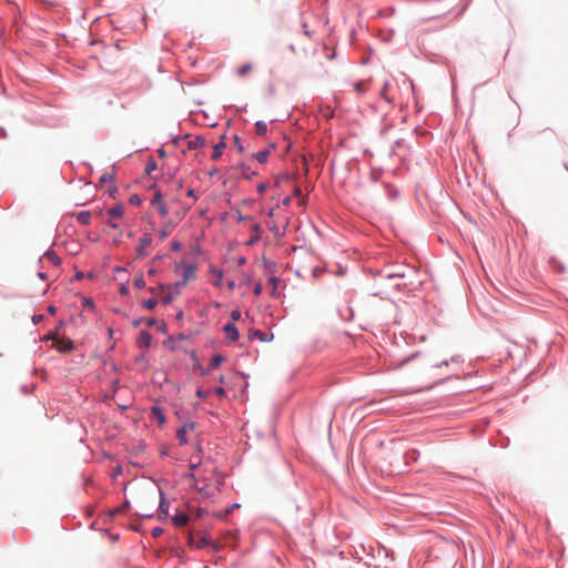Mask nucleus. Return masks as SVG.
<instances>
[{
	"label": "nucleus",
	"mask_w": 568,
	"mask_h": 568,
	"mask_svg": "<svg viewBox=\"0 0 568 568\" xmlns=\"http://www.w3.org/2000/svg\"><path fill=\"white\" fill-rule=\"evenodd\" d=\"M470 296L476 304L478 311L488 316V311L497 312L500 308L499 297H494L488 286H468Z\"/></svg>",
	"instance_id": "f257e3e1"
},
{
	"label": "nucleus",
	"mask_w": 568,
	"mask_h": 568,
	"mask_svg": "<svg viewBox=\"0 0 568 568\" xmlns=\"http://www.w3.org/2000/svg\"><path fill=\"white\" fill-rule=\"evenodd\" d=\"M200 253V246L197 244L192 245L190 252L183 257L182 262L176 265V273L183 277L184 283L195 280L197 270L196 258Z\"/></svg>",
	"instance_id": "f03ea898"
},
{
	"label": "nucleus",
	"mask_w": 568,
	"mask_h": 568,
	"mask_svg": "<svg viewBox=\"0 0 568 568\" xmlns=\"http://www.w3.org/2000/svg\"><path fill=\"white\" fill-rule=\"evenodd\" d=\"M494 291L497 292L498 295H501L508 300L514 301L518 305H524L529 301L527 293L518 290L516 286H503V290H499L498 286H490Z\"/></svg>",
	"instance_id": "7ed1b4c3"
},
{
	"label": "nucleus",
	"mask_w": 568,
	"mask_h": 568,
	"mask_svg": "<svg viewBox=\"0 0 568 568\" xmlns=\"http://www.w3.org/2000/svg\"><path fill=\"white\" fill-rule=\"evenodd\" d=\"M187 544L191 547L203 549L205 547H210L213 552L219 551V546L209 537V536H202L197 540L195 539L193 532H187Z\"/></svg>",
	"instance_id": "20e7f679"
},
{
	"label": "nucleus",
	"mask_w": 568,
	"mask_h": 568,
	"mask_svg": "<svg viewBox=\"0 0 568 568\" xmlns=\"http://www.w3.org/2000/svg\"><path fill=\"white\" fill-rule=\"evenodd\" d=\"M55 348L58 352L63 353V354L71 353L75 349V343L73 339H71L67 336H61V337H58V339L55 342Z\"/></svg>",
	"instance_id": "39448f33"
},
{
	"label": "nucleus",
	"mask_w": 568,
	"mask_h": 568,
	"mask_svg": "<svg viewBox=\"0 0 568 568\" xmlns=\"http://www.w3.org/2000/svg\"><path fill=\"white\" fill-rule=\"evenodd\" d=\"M159 497H160V501H159V507H158V511H159L158 518L165 519L169 516V510H170L171 504L168 500L166 495L162 488H159Z\"/></svg>",
	"instance_id": "423d86ee"
},
{
	"label": "nucleus",
	"mask_w": 568,
	"mask_h": 568,
	"mask_svg": "<svg viewBox=\"0 0 568 568\" xmlns=\"http://www.w3.org/2000/svg\"><path fill=\"white\" fill-rule=\"evenodd\" d=\"M229 343H234L240 338V332L233 322H226L222 327Z\"/></svg>",
	"instance_id": "0eeeda50"
},
{
	"label": "nucleus",
	"mask_w": 568,
	"mask_h": 568,
	"mask_svg": "<svg viewBox=\"0 0 568 568\" xmlns=\"http://www.w3.org/2000/svg\"><path fill=\"white\" fill-rule=\"evenodd\" d=\"M248 338L251 341L257 339L260 342L266 343V342L273 341L274 334L273 333H268V332H264V331H261V329H257V328H250L248 329Z\"/></svg>",
	"instance_id": "6e6552de"
},
{
	"label": "nucleus",
	"mask_w": 568,
	"mask_h": 568,
	"mask_svg": "<svg viewBox=\"0 0 568 568\" xmlns=\"http://www.w3.org/2000/svg\"><path fill=\"white\" fill-rule=\"evenodd\" d=\"M153 342L151 333L146 329H142L136 338V345L140 348H150Z\"/></svg>",
	"instance_id": "1a4fd4ad"
},
{
	"label": "nucleus",
	"mask_w": 568,
	"mask_h": 568,
	"mask_svg": "<svg viewBox=\"0 0 568 568\" xmlns=\"http://www.w3.org/2000/svg\"><path fill=\"white\" fill-rule=\"evenodd\" d=\"M191 518V515H189L185 511L176 510L175 514L172 516V524L175 527H184L189 524Z\"/></svg>",
	"instance_id": "9d476101"
},
{
	"label": "nucleus",
	"mask_w": 568,
	"mask_h": 568,
	"mask_svg": "<svg viewBox=\"0 0 568 568\" xmlns=\"http://www.w3.org/2000/svg\"><path fill=\"white\" fill-rule=\"evenodd\" d=\"M152 418L160 425H164L166 423V416L164 409L158 405L151 407Z\"/></svg>",
	"instance_id": "9b49d317"
},
{
	"label": "nucleus",
	"mask_w": 568,
	"mask_h": 568,
	"mask_svg": "<svg viewBox=\"0 0 568 568\" xmlns=\"http://www.w3.org/2000/svg\"><path fill=\"white\" fill-rule=\"evenodd\" d=\"M152 205L158 210V212L161 214V216L164 217V216L168 215L169 212H168V209H166L165 204L162 201L161 193L156 192L153 195Z\"/></svg>",
	"instance_id": "f8f14e48"
},
{
	"label": "nucleus",
	"mask_w": 568,
	"mask_h": 568,
	"mask_svg": "<svg viewBox=\"0 0 568 568\" xmlns=\"http://www.w3.org/2000/svg\"><path fill=\"white\" fill-rule=\"evenodd\" d=\"M201 458H199V456H195L192 455V458H191V462H190V465H189V468H190V471L185 473L184 474V477L185 478H189V479H195V474L194 471L196 469H199V467L201 466Z\"/></svg>",
	"instance_id": "ddd939ff"
},
{
	"label": "nucleus",
	"mask_w": 568,
	"mask_h": 568,
	"mask_svg": "<svg viewBox=\"0 0 568 568\" xmlns=\"http://www.w3.org/2000/svg\"><path fill=\"white\" fill-rule=\"evenodd\" d=\"M145 324L148 327L154 326V328H158V331L162 334L168 333V325L165 322H159L156 318L150 317V318L145 320Z\"/></svg>",
	"instance_id": "4468645a"
},
{
	"label": "nucleus",
	"mask_w": 568,
	"mask_h": 568,
	"mask_svg": "<svg viewBox=\"0 0 568 568\" xmlns=\"http://www.w3.org/2000/svg\"><path fill=\"white\" fill-rule=\"evenodd\" d=\"M337 312L339 314V317L345 322H349L354 317V311L349 305L338 307Z\"/></svg>",
	"instance_id": "2eb2a0df"
},
{
	"label": "nucleus",
	"mask_w": 568,
	"mask_h": 568,
	"mask_svg": "<svg viewBox=\"0 0 568 568\" xmlns=\"http://www.w3.org/2000/svg\"><path fill=\"white\" fill-rule=\"evenodd\" d=\"M209 479H204L203 486H196V490L201 494V496L205 499H211L215 496V493L209 488Z\"/></svg>",
	"instance_id": "dca6fc26"
},
{
	"label": "nucleus",
	"mask_w": 568,
	"mask_h": 568,
	"mask_svg": "<svg viewBox=\"0 0 568 568\" xmlns=\"http://www.w3.org/2000/svg\"><path fill=\"white\" fill-rule=\"evenodd\" d=\"M175 336L174 335H169L166 339L163 341V346L165 348H168L169 351L171 352H174V351H178V349H181L183 351V347L176 345L175 343Z\"/></svg>",
	"instance_id": "f3484780"
},
{
	"label": "nucleus",
	"mask_w": 568,
	"mask_h": 568,
	"mask_svg": "<svg viewBox=\"0 0 568 568\" xmlns=\"http://www.w3.org/2000/svg\"><path fill=\"white\" fill-rule=\"evenodd\" d=\"M225 361H226V358L223 354L216 353L212 356V358L210 361V364H209L210 368L217 369L222 365V363Z\"/></svg>",
	"instance_id": "a211bd4d"
},
{
	"label": "nucleus",
	"mask_w": 568,
	"mask_h": 568,
	"mask_svg": "<svg viewBox=\"0 0 568 568\" xmlns=\"http://www.w3.org/2000/svg\"><path fill=\"white\" fill-rule=\"evenodd\" d=\"M109 215L113 219H121L124 214V205L116 204L108 211Z\"/></svg>",
	"instance_id": "6ab92c4d"
},
{
	"label": "nucleus",
	"mask_w": 568,
	"mask_h": 568,
	"mask_svg": "<svg viewBox=\"0 0 568 568\" xmlns=\"http://www.w3.org/2000/svg\"><path fill=\"white\" fill-rule=\"evenodd\" d=\"M252 232H253V234H252L251 239L247 242L248 245H253V244H255V243H257L260 241L261 233H262L261 225L260 224H254L252 226Z\"/></svg>",
	"instance_id": "aec40b11"
},
{
	"label": "nucleus",
	"mask_w": 568,
	"mask_h": 568,
	"mask_svg": "<svg viewBox=\"0 0 568 568\" xmlns=\"http://www.w3.org/2000/svg\"><path fill=\"white\" fill-rule=\"evenodd\" d=\"M225 148H226V143L223 140L220 141L219 143H216L213 148L212 159L219 160L222 156Z\"/></svg>",
	"instance_id": "412c9836"
},
{
	"label": "nucleus",
	"mask_w": 568,
	"mask_h": 568,
	"mask_svg": "<svg viewBox=\"0 0 568 568\" xmlns=\"http://www.w3.org/2000/svg\"><path fill=\"white\" fill-rule=\"evenodd\" d=\"M368 85H369L368 81L362 80V81L354 83L353 87H354L355 92L358 95H363L368 91Z\"/></svg>",
	"instance_id": "4be33fe9"
},
{
	"label": "nucleus",
	"mask_w": 568,
	"mask_h": 568,
	"mask_svg": "<svg viewBox=\"0 0 568 568\" xmlns=\"http://www.w3.org/2000/svg\"><path fill=\"white\" fill-rule=\"evenodd\" d=\"M91 212L90 211H82L77 214V220L82 225H89L91 223Z\"/></svg>",
	"instance_id": "5701e85b"
},
{
	"label": "nucleus",
	"mask_w": 568,
	"mask_h": 568,
	"mask_svg": "<svg viewBox=\"0 0 568 568\" xmlns=\"http://www.w3.org/2000/svg\"><path fill=\"white\" fill-rule=\"evenodd\" d=\"M271 154V149H265L260 152L253 153L252 158H254L260 163H265Z\"/></svg>",
	"instance_id": "b1692460"
},
{
	"label": "nucleus",
	"mask_w": 568,
	"mask_h": 568,
	"mask_svg": "<svg viewBox=\"0 0 568 568\" xmlns=\"http://www.w3.org/2000/svg\"><path fill=\"white\" fill-rule=\"evenodd\" d=\"M213 474L216 477L215 487L219 491H221L222 487L225 485V475L217 469H214Z\"/></svg>",
	"instance_id": "393cba45"
},
{
	"label": "nucleus",
	"mask_w": 568,
	"mask_h": 568,
	"mask_svg": "<svg viewBox=\"0 0 568 568\" xmlns=\"http://www.w3.org/2000/svg\"><path fill=\"white\" fill-rule=\"evenodd\" d=\"M186 434L187 432L185 430V427H179L176 429V437L181 446H185L189 443Z\"/></svg>",
	"instance_id": "a878e982"
},
{
	"label": "nucleus",
	"mask_w": 568,
	"mask_h": 568,
	"mask_svg": "<svg viewBox=\"0 0 568 568\" xmlns=\"http://www.w3.org/2000/svg\"><path fill=\"white\" fill-rule=\"evenodd\" d=\"M267 132V124L264 121H257L255 123V133L258 136H264Z\"/></svg>",
	"instance_id": "bb28decb"
},
{
	"label": "nucleus",
	"mask_w": 568,
	"mask_h": 568,
	"mask_svg": "<svg viewBox=\"0 0 568 568\" xmlns=\"http://www.w3.org/2000/svg\"><path fill=\"white\" fill-rule=\"evenodd\" d=\"M204 144V139L202 136H196L195 139L189 141L187 148L190 150H196Z\"/></svg>",
	"instance_id": "cd10ccee"
},
{
	"label": "nucleus",
	"mask_w": 568,
	"mask_h": 568,
	"mask_svg": "<svg viewBox=\"0 0 568 568\" xmlns=\"http://www.w3.org/2000/svg\"><path fill=\"white\" fill-rule=\"evenodd\" d=\"M183 352L190 356L191 361L193 362L194 369H195L199 365H201V362H200V358H199V356H197V353H196L194 349L189 351V349H186V348H183Z\"/></svg>",
	"instance_id": "c85d7f7f"
},
{
	"label": "nucleus",
	"mask_w": 568,
	"mask_h": 568,
	"mask_svg": "<svg viewBox=\"0 0 568 568\" xmlns=\"http://www.w3.org/2000/svg\"><path fill=\"white\" fill-rule=\"evenodd\" d=\"M158 305V300L155 297L145 298L142 301V306L146 310H154Z\"/></svg>",
	"instance_id": "c756f323"
},
{
	"label": "nucleus",
	"mask_w": 568,
	"mask_h": 568,
	"mask_svg": "<svg viewBox=\"0 0 568 568\" xmlns=\"http://www.w3.org/2000/svg\"><path fill=\"white\" fill-rule=\"evenodd\" d=\"M252 69L253 65L251 63H245L236 70V73L239 77L244 78L247 73L252 71Z\"/></svg>",
	"instance_id": "7c9ffc66"
},
{
	"label": "nucleus",
	"mask_w": 568,
	"mask_h": 568,
	"mask_svg": "<svg viewBox=\"0 0 568 568\" xmlns=\"http://www.w3.org/2000/svg\"><path fill=\"white\" fill-rule=\"evenodd\" d=\"M191 511H192V514L194 515V517L196 519H201L205 515L209 514V511L205 508H203V507H195V508L191 509Z\"/></svg>",
	"instance_id": "2f4dec72"
},
{
	"label": "nucleus",
	"mask_w": 568,
	"mask_h": 568,
	"mask_svg": "<svg viewBox=\"0 0 568 568\" xmlns=\"http://www.w3.org/2000/svg\"><path fill=\"white\" fill-rule=\"evenodd\" d=\"M270 290H271V295L274 297V298H281L282 296V291L286 287V286H267Z\"/></svg>",
	"instance_id": "473e14b6"
},
{
	"label": "nucleus",
	"mask_w": 568,
	"mask_h": 568,
	"mask_svg": "<svg viewBox=\"0 0 568 568\" xmlns=\"http://www.w3.org/2000/svg\"><path fill=\"white\" fill-rule=\"evenodd\" d=\"M44 258L51 262L54 265H58L60 262L59 256L54 252H48L44 254Z\"/></svg>",
	"instance_id": "72a5a7b5"
},
{
	"label": "nucleus",
	"mask_w": 568,
	"mask_h": 568,
	"mask_svg": "<svg viewBox=\"0 0 568 568\" xmlns=\"http://www.w3.org/2000/svg\"><path fill=\"white\" fill-rule=\"evenodd\" d=\"M210 394H211V390L204 389L202 387H197L195 390V395L201 399H206Z\"/></svg>",
	"instance_id": "f704fd0d"
},
{
	"label": "nucleus",
	"mask_w": 568,
	"mask_h": 568,
	"mask_svg": "<svg viewBox=\"0 0 568 568\" xmlns=\"http://www.w3.org/2000/svg\"><path fill=\"white\" fill-rule=\"evenodd\" d=\"M242 317V313L239 308H235L231 312L230 314V321L229 322H233L235 324V322L240 321Z\"/></svg>",
	"instance_id": "c9c22d12"
},
{
	"label": "nucleus",
	"mask_w": 568,
	"mask_h": 568,
	"mask_svg": "<svg viewBox=\"0 0 568 568\" xmlns=\"http://www.w3.org/2000/svg\"><path fill=\"white\" fill-rule=\"evenodd\" d=\"M241 507V504L239 503H232L224 509V515L229 516L232 514L235 509H239Z\"/></svg>",
	"instance_id": "e433bc0d"
},
{
	"label": "nucleus",
	"mask_w": 568,
	"mask_h": 568,
	"mask_svg": "<svg viewBox=\"0 0 568 568\" xmlns=\"http://www.w3.org/2000/svg\"><path fill=\"white\" fill-rule=\"evenodd\" d=\"M195 371H197L200 373L201 376H209L211 371H213L212 368H210V365L207 367H204L202 364L199 365Z\"/></svg>",
	"instance_id": "4c0bfd02"
},
{
	"label": "nucleus",
	"mask_w": 568,
	"mask_h": 568,
	"mask_svg": "<svg viewBox=\"0 0 568 568\" xmlns=\"http://www.w3.org/2000/svg\"><path fill=\"white\" fill-rule=\"evenodd\" d=\"M58 334H57V331H49L42 338V341H55L58 339Z\"/></svg>",
	"instance_id": "58836bf2"
},
{
	"label": "nucleus",
	"mask_w": 568,
	"mask_h": 568,
	"mask_svg": "<svg viewBox=\"0 0 568 568\" xmlns=\"http://www.w3.org/2000/svg\"><path fill=\"white\" fill-rule=\"evenodd\" d=\"M44 315L43 314H33L31 316V321L33 323V325H38L39 323L43 322L44 321Z\"/></svg>",
	"instance_id": "ea45409f"
},
{
	"label": "nucleus",
	"mask_w": 568,
	"mask_h": 568,
	"mask_svg": "<svg viewBox=\"0 0 568 568\" xmlns=\"http://www.w3.org/2000/svg\"><path fill=\"white\" fill-rule=\"evenodd\" d=\"M388 89H389V83L385 82L383 85V89L381 90V97L384 98L386 101L390 102V99L387 97Z\"/></svg>",
	"instance_id": "a19ab883"
},
{
	"label": "nucleus",
	"mask_w": 568,
	"mask_h": 568,
	"mask_svg": "<svg viewBox=\"0 0 568 568\" xmlns=\"http://www.w3.org/2000/svg\"><path fill=\"white\" fill-rule=\"evenodd\" d=\"M163 532H164V529H163L162 527H160V526H156V527H154V528L151 530V535H152V537H154V538H158V537L162 536V535H163Z\"/></svg>",
	"instance_id": "79ce46f5"
},
{
	"label": "nucleus",
	"mask_w": 568,
	"mask_h": 568,
	"mask_svg": "<svg viewBox=\"0 0 568 568\" xmlns=\"http://www.w3.org/2000/svg\"><path fill=\"white\" fill-rule=\"evenodd\" d=\"M158 164L154 160H151L146 163L145 171L146 173H151L152 171L156 170Z\"/></svg>",
	"instance_id": "37998d69"
},
{
	"label": "nucleus",
	"mask_w": 568,
	"mask_h": 568,
	"mask_svg": "<svg viewBox=\"0 0 568 568\" xmlns=\"http://www.w3.org/2000/svg\"><path fill=\"white\" fill-rule=\"evenodd\" d=\"M215 395H217L219 397H225L226 396V390L224 387L222 386H217L215 387L213 390H212Z\"/></svg>",
	"instance_id": "c03bdc74"
},
{
	"label": "nucleus",
	"mask_w": 568,
	"mask_h": 568,
	"mask_svg": "<svg viewBox=\"0 0 568 568\" xmlns=\"http://www.w3.org/2000/svg\"><path fill=\"white\" fill-rule=\"evenodd\" d=\"M82 303H83V305H84L85 307H91V308H93V307H94V301H93V298H91V297H83V298H82Z\"/></svg>",
	"instance_id": "a18cd8bd"
},
{
	"label": "nucleus",
	"mask_w": 568,
	"mask_h": 568,
	"mask_svg": "<svg viewBox=\"0 0 568 568\" xmlns=\"http://www.w3.org/2000/svg\"><path fill=\"white\" fill-rule=\"evenodd\" d=\"M449 362L453 364H462L464 363V357L462 355H453Z\"/></svg>",
	"instance_id": "49530a36"
},
{
	"label": "nucleus",
	"mask_w": 568,
	"mask_h": 568,
	"mask_svg": "<svg viewBox=\"0 0 568 568\" xmlns=\"http://www.w3.org/2000/svg\"><path fill=\"white\" fill-rule=\"evenodd\" d=\"M181 427H185V430H193L196 427L195 422H185Z\"/></svg>",
	"instance_id": "de8ad7c7"
},
{
	"label": "nucleus",
	"mask_w": 568,
	"mask_h": 568,
	"mask_svg": "<svg viewBox=\"0 0 568 568\" xmlns=\"http://www.w3.org/2000/svg\"><path fill=\"white\" fill-rule=\"evenodd\" d=\"M123 471V468L121 465H118L116 467L113 468L112 470V477L115 478L118 476H120Z\"/></svg>",
	"instance_id": "09e8293b"
},
{
	"label": "nucleus",
	"mask_w": 568,
	"mask_h": 568,
	"mask_svg": "<svg viewBox=\"0 0 568 568\" xmlns=\"http://www.w3.org/2000/svg\"><path fill=\"white\" fill-rule=\"evenodd\" d=\"M119 514H120V509L119 508H112V509L108 510V516L111 519L115 518Z\"/></svg>",
	"instance_id": "8fccbe9b"
},
{
	"label": "nucleus",
	"mask_w": 568,
	"mask_h": 568,
	"mask_svg": "<svg viewBox=\"0 0 568 568\" xmlns=\"http://www.w3.org/2000/svg\"><path fill=\"white\" fill-rule=\"evenodd\" d=\"M131 286H119V292L121 296H126L130 294Z\"/></svg>",
	"instance_id": "3c124183"
},
{
	"label": "nucleus",
	"mask_w": 568,
	"mask_h": 568,
	"mask_svg": "<svg viewBox=\"0 0 568 568\" xmlns=\"http://www.w3.org/2000/svg\"><path fill=\"white\" fill-rule=\"evenodd\" d=\"M170 454V448L166 446V445H163L161 448H160V455L161 457H166L169 456Z\"/></svg>",
	"instance_id": "603ef678"
},
{
	"label": "nucleus",
	"mask_w": 568,
	"mask_h": 568,
	"mask_svg": "<svg viewBox=\"0 0 568 568\" xmlns=\"http://www.w3.org/2000/svg\"><path fill=\"white\" fill-rule=\"evenodd\" d=\"M266 286H253V293L255 296H260Z\"/></svg>",
	"instance_id": "864d4df0"
},
{
	"label": "nucleus",
	"mask_w": 568,
	"mask_h": 568,
	"mask_svg": "<svg viewBox=\"0 0 568 568\" xmlns=\"http://www.w3.org/2000/svg\"><path fill=\"white\" fill-rule=\"evenodd\" d=\"M131 506L130 500L125 499L122 506L118 507L120 509V513H124L126 509H129Z\"/></svg>",
	"instance_id": "5fc2aeb1"
},
{
	"label": "nucleus",
	"mask_w": 568,
	"mask_h": 568,
	"mask_svg": "<svg viewBox=\"0 0 568 568\" xmlns=\"http://www.w3.org/2000/svg\"><path fill=\"white\" fill-rule=\"evenodd\" d=\"M141 244H142V246L150 245V244H151V237H150L149 235H144V236L141 239Z\"/></svg>",
	"instance_id": "6e6d98bb"
},
{
	"label": "nucleus",
	"mask_w": 568,
	"mask_h": 568,
	"mask_svg": "<svg viewBox=\"0 0 568 568\" xmlns=\"http://www.w3.org/2000/svg\"><path fill=\"white\" fill-rule=\"evenodd\" d=\"M190 338V335L189 334H185V333H180L175 336V341H185V339H189Z\"/></svg>",
	"instance_id": "4d7b16f0"
},
{
	"label": "nucleus",
	"mask_w": 568,
	"mask_h": 568,
	"mask_svg": "<svg viewBox=\"0 0 568 568\" xmlns=\"http://www.w3.org/2000/svg\"><path fill=\"white\" fill-rule=\"evenodd\" d=\"M57 307L53 305V304H50L48 305L47 307V312L50 314V315H55L57 314Z\"/></svg>",
	"instance_id": "13d9d810"
},
{
	"label": "nucleus",
	"mask_w": 568,
	"mask_h": 568,
	"mask_svg": "<svg viewBox=\"0 0 568 568\" xmlns=\"http://www.w3.org/2000/svg\"><path fill=\"white\" fill-rule=\"evenodd\" d=\"M212 515L217 519H224L226 517V515H224V510L213 511Z\"/></svg>",
	"instance_id": "bf43d9fd"
},
{
	"label": "nucleus",
	"mask_w": 568,
	"mask_h": 568,
	"mask_svg": "<svg viewBox=\"0 0 568 568\" xmlns=\"http://www.w3.org/2000/svg\"><path fill=\"white\" fill-rule=\"evenodd\" d=\"M144 321L143 317H138L132 322L133 327H139Z\"/></svg>",
	"instance_id": "052dcab7"
},
{
	"label": "nucleus",
	"mask_w": 568,
	"mask_h": 568,
	"mask_svg": "<svg viewBox=\"0 0 568 568\" xmlns=\"http://www.w3.org/2000/svg\"><path fill=\"white\" fill-rule=\"evenodd\" d=\"M65 325H67V322H65V321H63V320H60V321L58 322V325H57L55 329H54V331H57V334H58V333H59V331H60V329H62Z\"/></svg>",
	"instance_id": "680f3d73"
},
{
	"label": "nucleus",
	"mask_w": 568,
	"mask_h": 568,
	"mask_svg": "<svg viewBox=\"0 0 568 568\" xmlns=\"http://www.w3.org/2000/svg\"><path fill=\"white\" fill-rule=\"evenodd\" d=\"M234 144L236 145V148L239 149V151H243V146L241 145L240 143V138L239 136H234Z\"/></svg>",
	"instance_id": "e2e57ef3"
},
{
	"label": "nucleus",
	"mask_w": 568,
	"mask_h": 568,
	"mask_svg": "<svg viewBox=\"0 0 568 568\" xmlns=\"http://www.w3.org/2000/svg\"><path fill=\"white\" fill-rule=\"evenodd\" d=\"M266 189H267V184H265V183H261L257 185V191L260 193H264L266 191Z\"/></svg>",
	"instance_id": "0e129e2a"
},
{
	"label": "nucleus",
	"mask_w": 568,
	"mask_h": 568,
	"mask_svg": "<svg viewBox=\"0 0 568 568\" xmlns=\"http://www.w3.org/2000/svg\"><path fill=\"white\" fill-rule=\"evenodd\" d=\"M418 355H419V352H415V353H413L412 355H409V356L406 358L405 363H408V362L413 361V359H414V358H416Z\"/></svg>",
	"instance_id": "69168bd1"
},
{
	"label": "nucleus",
	"mask_w": 568,
	"mask_h": 568,
	"mask_svg": "<svg viewBox=\"0 0 568 568\" xmlns=\"http://www.w3.org/2000/svg\"><path fill=\"white\" fill-rule=\"evenodd\" d=\"M84 278V274L82 272H77L74 275V280L82 281Z\"/></svg>",
	"instance_id": "338daca9"
},
{
	"label": "nucleus",
	"mask_w": 568,
	"mask_h": 568,
	"mask_svg": "<svg viewBox=\"0 0 568 568\" xmlns=\"http://www.w3.org/2000/svg\"><path fill=\"white\" fill-rule=\"evenodd\" d=\"M172 248H173L174 251H180V250H181V244H180L179 242H173V243H172Z\"/></svg>",
	"instance_id": "774afa93"
}]
</instances>
